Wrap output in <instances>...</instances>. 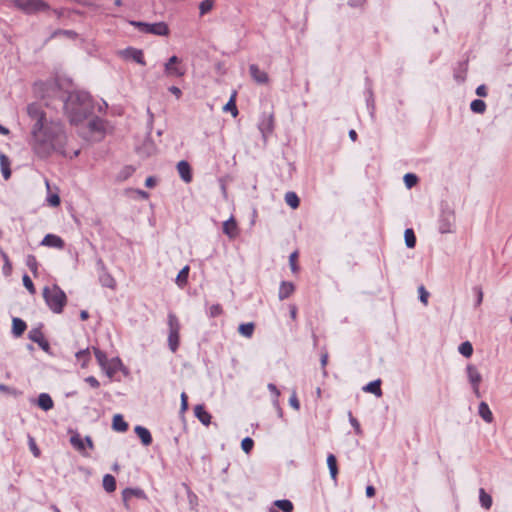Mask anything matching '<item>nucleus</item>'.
Instances as JSON below:
<instances>
[{
  "label": "nucleus",
  "mask_w": 512,
  "mask_h": 512,
  "mask_svg": "<svg viewBox=\"0 0 512 512\" xmlns=\"http://www.w3.org/2000/svg\"><path fill=\"white\" fill-rule=\"evenodd\" d=\"M27 114L32 122L31 146L40 157H47L52 152L65 154L66 134L59 122L48 121L46 113L39 103L27 106Z\"/></svg>",
  "instance_id": "f257e3e1"
},
{
  "label": "nucleus",
  "mask_w": 512,
  "mask_h": 512,
  "mask_svg": "<svg viewBox=\"0 0 512 512\" xmlns=\"http://www.w3.org/2000/svg\"><path fill=\"white\" fill-rule=\"evenodd\" d=\"M64 109L70 122L78 124L92 114V99L85 91H72L65 100Z\"/></svg>",
  "instance_id": "f03ea898"
},
{
  "label": "nucleus",
  "mask_w": 512,
  "mask_h": 512,
  "mask_svg": "<svg viewBox=\"0 0 512 512\" xmlns=\"http://www.w3.org/2000/svg\"><path fill=\"white\" fill-rule=\"evenodd\" d=\"M43 297L47 306L54 313H61L67 302L65 292L58 285L44 287Z\"/></svg>",
  "instance_id": "7ed1b4c3"
},
{
  "label": "nucleus",
  "mask_w": 512,
  "mask_h": 512,
  "mask_svg": "<svg viewBox=\"0 0 512 512\" xmlns=\"http://www.w3.org/2000/svg\"><path fill=\"white\" fill-rule=\"evenodd\" d=\"M131 25L143 33H149L158 36H167L169 34V27L165 22L146 23L140 21H131Z\"/></svg>",
  "instance_id": "20e7f679"
},
{
  "label": "nucleus",
  "mask_w": 512,
  "mask_h": 512,
  "mask_svg": "<svg viewBox=\"0 0 512 512\" xmlns=\"http://www.w3.org/2000/svg\"><path fill=\"white\" fill-rule=\"evenodd\" d=\"M168 326H169V335H168L169 348L172 352H175L179 346L180 323H179L177 316L173 313L168 314Z\"/></svg>",
  "instance_id": "39448f33"
},
{
  "label": "nucleus",
  "mask_w": 512,
  "mask_h": 512,
  "mask_svg": "<svg viewBox=\"0 0 512 512\" xmlns=\"http://www.w3.org/2000/svg\"><path fill=\"white\" fill-rule=\"evenodd\" d=\"M15 6L25 13L32 14L47 10L48 4L43 0H14Z\"/></svg>",
  "instance_id": "423d86ee"
},
{
  "label": "nucleus",
  "mask_w": 512,
  "mask_h": 512,
  "mask_svg": "<svg viewBox=\"0 0 512 512\" xmlns=\"http://www.w3.org/2000/svg\"><path fill=\"white\" fill-rule=\"evenodd\" d=\"M456 217L453 210L443 209L439 218V231L442 234L453 233L455 231Z\"/></svg>",
  "instance_id": "0eeeda50"
},
{
  "label": "nucleus",
  "mask_w": 512,
  "mask_h": 512,
  "mask_svg": "<svg viewBox=\"0 0 512 512\" xmlns=\"http://www.w3.org/2000/svg\"><path fill=\"white\" fill-rule=\"evenodd\" d=\"M466 372L474 394L476 395V397H480L481 394L479 390V385L482 381L481 374L479 373L478 369L472 364L467 365Z\"/></svg>",
  "instance_id": "6e6552de"
},
{
  "label": "nucleus",
  "mask_w": 512,
  "mask_h": 512,
  "mask_svg": "<svg viewBox=\"0 0 512 512\" xmlns=\"http://www.w3.org/2000/svg\"><path fill=\"white\" fill-rule=\"evenodd\" d=\"M258 129L262 134L264 141L267 140V137L273 132L274 129V118L272 114H263L259 124Z\"/></svg>",
  "instance_id": "1a4fd4ad"
},
{
  "label": "nucleus",
  "mask_w": 512,
  "mask_h": 512,
  "mask_svg": "<svg viewBox=\"0 0 512 512\" xmlns=\"http://www.w3.org/2000/svg\"><path fill=\"white\" fill-rule=\"evenodd\" d=\"M180 62L179 58L177 56H172L169 58V60L165 63V73L168 76H175V77H182L185 74V70L177 66V64Z\"/></svg>",
  "instance_id": "9d476101"
},
{
  "label": "nucleus",
  "mask_w": 512,
  "mask_h": 512,
  "mask_svg": "<svg viewBox=\"0 0 512 512\" xmlns=\"http://www.w3.org/2000/svg\"><path fill=\"white\" fill-rule=\"evenodd\" d=\"M136 497L139 499H146L145 492L140 488H126L122 491V500L125 507H128V501L132 498Z\"/></svg>",
  "instance_id": "9b49d317"
},
{
  "label": "nucleus",
  "mask_w": 512,
  "mask_h": 512,
  "mask_svg": "<svg viewBox=\"0 0 512 512\" xmlns=\"http://www.w3.org/2000/svg\"><path fill=\"white\" fill-rule=\"evenodd\" d=\"M223 233L230 239H235L239 235V228L234 217H230L223 223Z\"/></svg>",
  "instance_id": "f8f14e48"
},
{
  "label": "nucleus",
  "mask_w": 512,
  "mask_h": 512,
  "mask_svg": "<svg viewBox=\"0 0 512 512\" xmlns=\"http://www.w3.org/2000/svg\"><path fill=\"white\" fill-rule=\"evenodd\" d=\"M29 339L35 343H37L43 350L47 351L49 348V343L44 338L40 329H32L29 331Z\"/></svg>",
  "instance_id": "ddd939ff"
},
{
  "label": "nucleus",
  "mask_w": 512,
  "mask_h": 512,
  "mask_svg": "<svg viewBox=\"0 0 512 512\" xmlns=\"http://www.w3.org/2000/svg\"><path fill=\"white\" fill-rule=\"evenodd\" d=\"M251 77L259 84H266L269 80L268 75L265 71L259 69L255 64H251L249 67Z\"/></svg>",
  "instance_id": "4468645a"
},
{
  "label": "nucleus",
  "mask_w": 512,
  "mask_h": 512,
  "mask_svg": "<svg viewBox=\"0 0 512 512\" xmlns=\"http://www.w3.org/2000/svg\"><path fill=\"white\" fill-rule=\"evenodd\" d=\"M41 245L62 249L64 247V241L62 240L61 237H59L57 235L47 234L43 238Z\"/></svg>",
  "instance_id": "2eb2a0df"
},
{
  "label": "nucleus",
  "mask_w": 512,
  "mask_h": 512,
  "mask_svg": "<svg viewBox=\"0 0 512 512\" xmlns=\"http://www.w3.org/2000/svg\"><path fill=\"white\" fill-rule=\"evenodd\" d=\"M177 170H178V173H179L181 179L184 182H186V183L191 182V180H192L191 168L187 161L182 160V161L178 162Z\"/></svg>",
  "instance_id": "dca6fc26"
},
{
  "label": "nucleus",
  "mask_w": 512,
  "mask_h": 512,
  "mask_svg": "<svg viewBox=\"0 0 512 512\" xmlns=\"http://www.w3.org/2000/svg\"><path fill=\"white\" fill-rule=\"evenodd\" d=\"M123 55L128 58V59H132L134 60L135 62L141 64V65H145V61H144V55H143V52L141 50H138V49H135V48H127L124 52H123Z\"/></svg>",
  "instance_id": "f3484780"
},
{
  "label": "nucleus",
  "mask_w": 512,
  "mask_h": 512,
  "mask_svg": "<svg viewBox=\"0 0 512 512\" xmlns=\"http://www.w3.org/2000/svg\"><path fill=\"white\" fill-rule=\"evenodd\" d=\"M195 416L205 426L211 422V415L205 410L203 405H196L194 408Z\"/></svg>",
  "instance_id": "a211bd4d"
},
{
  "label": "nucleus",
  "mask_w": 512,
  "mask_h": 512,
  "mask_svg": "<svg viewBox=\"0 0 512 512\" xmlns=\"http://www.w3.org/2000/svg\"><path fill=\"white\" fill-rule=\"evenodd\" d=\"M135 433L140 438L144 446H148L152 443V436L149 430L143 426H136L134 428Z\"/></svg>",
  "instance_id": "6ab92c4d"
},
{
  "label": "nucleus",
  "mask_w": 512,
  "mask_h": 512,
  "mask_svg": "<svg viewBox=\"0 0 512 512\" xmlns=\"http://www.w3.org/2000/svg\"><path fill=\"white\" fill-rule=\"evenodd\" d=\"M37 404L44 411L51 410L54 406V402H53L51 396L47 393H41L38 396Z\"/></svg>",
  "instance_id": "aec40b11"
},
{
  "label": "nucleus",
  "mask_w": 512,
  "mask_h": 512,
  "mask_svg": "<svg viewBox=\"0 0 512 512\" xmlns=\"http://www.w3.org/2000/svg\"><path fill=\"white\" fill-rule=\"evenodd\" d=\"M478 414L487 423H491L493 421V419H494L492 411L490 410L488 404L486 402H484V401H482L479 404Z\"/></svg>",
  "instance_id": "412c9836"
},
{
  "label": "nucleus",
  "mask_w": 512,
  "mask_h": 512,
  "mask_svg": "<svg viewBox=\"0 0 512 512\" xmlns=\"http://www.w3.org/2000/svg\"><path fill=\"white\" fill-rule=\"evenodd\" d=\"M294 285L291 282H282L279 288V299L284 300L294 292Z\"/></svg>",
  "instance_id": "4be33fe9"
},
{
  "label": "nucleus",
  "mask_w": 512,
  "mask_h": 512,
  "mask_svg": "<svg viewBox=\"0 0 512 512\" xmlns=\"http://www.w3.org/2000/svg\"><path fill=\"white\" fill-rule=\"evenodd\" d=\"M112 428L118 432H126L128 429V424L124 421L122 415L116 414L113 417Z\"/></svg>",
  "instance_id": "5701e85b"
},
{
  "label": "nucleus",
  "mask_w": 512,
  "mask_h": 512,
  "mask_svg": "<svg viewBox=\"0 0 512 512\" xmlns=\"http://www.w3.org/2000/svg\"><path fill=\"white\" fill-rule=\"evenodd\" d=\"M380 386H381V380L377 379V380H374V381L368 383L366 386H364L363 390L365 392L372 393L377 397H380L382 395V390H381Z\"/></svg>",
  "instance_id": "b1692460"
},
{
  "label": "nucleus",
  "mask_w": 512,
  "mask_h": 512,
  "mask_svg": "<svg viewBox=\"0 0 512 512\" xmlns=\"http://www.w3.org/2000/svg\"><path fill=\"white\" fill-rule=\"evenodd\" d=\"M0 166H1V171H2V175H3L4 179L5 180L9 179L11 176L10 160L3 153H0Z\"/></svg>",
  "instance_id": "393cba45"
},
{
  "label": "nucleus",
  "mask_w": 512,
  "mask_h": 512,
  "mask_svg": "<svg viewBox=\"0 0 512 512\" xmlns=\"http://www.w3.org/2000/svg\"><path fill=\"white\" fill-rule=\"evenodd\" d=\"M70 444L81 453H83L85 450L84 440L77 432H72V435L70 437Z\"/></svg>",
  "instance_id": "a878e982"
},
{
  "label": "nucleus",
  "mask_w": 512,
  "mask_h": 512,
  "mask_svg": "<svg viewBox=\"0 0 512 512\" xmlns=\"http://www.w3.org/2000/svg\"><path fill=\"white\" fill-rule=\"evenodd\" d=\"M26 323L20 318H13L12 321V332L15 336H21L26 330Z\"/></svg>",
  "instance_id": "bb28decb"
},
{
  "label": "nucleus",
  "mask_w": 512,
  "mask_h": 512,
  "mask_svg": "<svg viewBox=\"0 0 512 512\" xmlns=\"http://www.w3.org/2000/svg\"><path fill=\"white\" fill-rule=\"evenodd\" d=\"M468 69L467 62H462L459 64L458 68L454 72V78L456 81L463 83L466 79V73Z\"/></svg>",
  "instance_id": "cd10ccee"
},
{
  "label": "nucleus",
  "mask_w": 512,
  "mask_h": 512,
  "mask_svg": "<svg viewBox=\"0 0 512 512\" xmlns=\"http://www.w3.org/2000/svg\"><path fill=\"white\" fill-rule=\"evenodd\" d=\"M327 465L329 468L330 476L333 480H336L338 474L337 460L333 454L327 456Z\"/></svg>",
  "instance_id": "c85d7f7f"
},
{
  "label": "nucleus",
  "mask_w": 512,
  "mask_h": 512,
  "mask_svg": "<svg viewBox=\"0 0 512 512\" xmlns=\"http://www.w3.org/2000/svg\"><path fill=\"white\" fill-rule=\"evenodd\" d=\"M254 328L255 325L252 322L242 323L238 327V332L246 338H251L254 333Z\"/></svg>",
  "instance_id": "c756f323"
},
{
  "label": "nucleus",
  "mask_w": 512,
  "mask_h": 512,
  "mask_svg": "<svg viewBox=\"0 0 512 512\" xmlns=\"http://www.w3.org/2000/svg\"><path fill=\"white\" fill-rule=\"evenodd\" d=\"M479 501L486 510H489L492 506V497L483 488L479 490Z\"/></svg>",
  "instance_id": "7c9ffc66"
},
{
  "label": "nucleus",
  "mask_w": 512,
  "mask_h": 512,
  "mask_svg": "<svg viewBox=\"0 0 512 512\" xmlns=\"http://www.w3.org/2000/svg\"><path fill=\"white\" fill-rule=\"evenodd\" d=\"M103 488L108 493L114 492L116 490V480H115L114 476H112L110 474H106L103 477Z\"/></svg>",
  "instance_id": "2f4dec72"
},
{
  "label": "nucleus",
  "mask_w": 512,
  "mask_h": 512,
  "mask_svg": "<svg viewBox=\"0 0 512 512\" xmlns=\"http://www.w3.org/2000/svg\"><path fill=\"white\" fill-rule=\"evenodd\" d=\"M236 92L232 94L229 101L223 106L224 112H231L233 117L238 115V109L235 104Z\"/></svg>",
  "instance_id": "473e14b6"
},
{
  "label": "nucleus",
  "mask_w": 512,
  "mask_h": 512,
  "mask_svg": "<svg viewBox=\"0 0 512 512\" xmlns=\"http://www.w3.org/2000/svg\"><path fill=\"white\" fill-rule=\"evenodd\" d=\"M189 274V266L183 267L176 277V283L179 287H183L186 285Z\"/></svg>",
  "instance_id": "72a5a7b5"
},
{
  "label": "nucleus",
  "mask_w": 512,
  "mask_h": 512,
  "mask_svg": "<svg viewBox=\"0 0 512 512\" xmlns=\"http://www.w3.org/2000/svg\"><path fill=\"white\" fill-rule=\"evenodd\" d=\"M274 506H276L283 512H292L294 508L293 503L290 500L286 499L274 501Z\"/></svg>",
  "instance_id": "f704fd0d"
},
{
  "label": "nucleus",
  "mask_w": 512,
  "mask_h": 512,
  "mask_svg": "<svg viewBox=\"0 0 512 512\" xmlns=\"http://www.w3.org/2000/svg\"><path fill=\"white\" fill-rule=\"evenodd\" d=\"M458 351L464 357L469 358L473 354L472 344L469 341H465L459 345Z\"/></svg>",
  "instance_id": "c9c22d12"
},
{
  "label": "nucleus",
  "mask_w": 512,
  "mask_h": 512,
  "mask_svg": "<svg viewBox=\"0 0 512 512\" xmlns=\"http://www.w3.org/2000/svg\"><path fill=\"white\" fill-rule=\"evenodd\" d=\"M405 244L408 248H414L416 245V237L414 231L410 228L406 229L404 232Z\"/></svg>",
  "instance_id": "e433bc0d"
},
{
  "label": "nucleus",
  "mask_w": 512,
  "mask_h": 512,
  "mask_svg": "<svg viewBox=\"0 0 512 512\" xmlns=\"http://www.w3.org/2000/svg\"><path fill=\"white\" fill-rule=\"evenodd\" d=\"M470 108L474 113L483 114L486 110V104L483 100L475 99L471 102Z\"/></svg>",
  "instance_id": "4c0bfd02"
},
{
  "label": "nucleus",
  "mask_w": 512,
  "mask_h": 512,
  "mask_svg": "<svg viewBox=\"0 0 512 512\" xmlns=\"http://www.w3.org/2000/svg\"><path fill=\"white\" fill-rule=\"evenodd\" d=\"M285 202L293 209L299 206V198L294 192H287L285 194Z\"/></svg>",
  "instance_id": "58836bf2"
},
{
  "label": "nucleus",
  "mask_w": 512,
  "mask_h": 512,
  "mask_svg": "<svg viewBox=\"0 0 512 512\" xmlns=\"http://www.w3.org/2000/svg\"><path fill=\"white\" fill-rule=\"evenodd\" d=\"M76 358L81 362L82 367H86L90 359L89 349L80 350L76 353Z\"/></svg>",
  "instance_id": "ea45409f"
},
{
  "label": "nucleus",
  "mask_w": 512,
  "mask_h": 512,
  "mask_svg": "<svg viewBox=\"0 0 512 512\" xmlns=\"http://www.w3.org/2000/svg\"><path fill=\"white\" fill-rule=\"evenodd\" d=\"M100 282L103 286L114 289L116 282L115 279L108 273L100 276Z\"/></svg>",
  "instance_id": "a19ab883"
},
{
  "label": "nucleus",
  "mask_w": 512,
  "mask_h": 512,
  "mask_svg": "<svg viewBox=\"0 0 512 512\" xmlns=\"http://www.w3.org/2000/svg\"><path fill=\"white\" fill-rule=\"evenodd\" d=\"M25 263L27 267L31 270V272H33L34 274L37 273L38 262L34 255H27Z\"/></svg>",
  "instance_id": "79ce46f5"
},
{
  "label": "nucleus",
  "mask_w": 512,
  "mask_h": 512,
  "mask_svg": "<svg viewBox=\"0 0 512 512\" xmlns=\"http://www.w3.org/2000/svg\"><path fill=\"white\" fill-rule=\"evenodd\" d=\"M94 354H95V357H96L99 365L105 369L106 364H107L106 354L103 351L99 350L98 348H94Z\"/></svg>",
  "instance_id": "37998d69"
},
{
  "label": "nucleus",
  "mask_w": 512,
  "mask_h": 512,
  "mask_svg": "<svg viewBox=\"0 0 512 512\" xmlns=\"http://www.w3.org/2000/svg\"><path fill=\"white\" fill-rule=\"evenodd\" d=\"M403 179L407 188H412L417 184L418 181V177L412 173L405 174Z\"/></svg>",
  "instance_id": "c03bdc74"
},
{
  "label": "nucleus",
  "mask_w": 512,
  "mask_h": 512,
  "mask_svg": "<svg viewBox=\"0 0 512 512\" xmlns=\"http://www.w3.org/2000/svg\"><path fill=\"white\" fill-rule=\"evenodd\" d=\"M213 5H214V0L202 1L199 5L200 14L204 15V14L208 13L213 8Z\"/></svg>",
  "instance_id": "a18cd8bd"
},
{
  "label": "nucleus",
  "mask_w": 512,
  "mask_h": 512,
  "mask_svg": "<svg viewBox=\"0 0 512 512\" xmlns=\"http://www.w3.org/2000/svg\"><path fill=\"white\" fill-rule=\"evenodd\" d=\"M254 446V441L250 437H246L241 442L242 450L245 453H249Z\"/></svg>",
  "instance_id": "49530a36"
},
{
  "label": "nucleus",
  "mask_w": 512,
  "mask_h": 512,
  "mask_svg": "<svg viewBox=\"0 0 512 512\" xmlns=\"http://www.w3.org/2000/svg\"><path fill=\"white\" fill-rule=\"evenodd\" d=\"M46 201L51 207H57L60 205V197L58 193L49 194Z\"/></svg>",
  "instance_id": "de8ad7c7"
},
{
  "label": "nucleus",
  "mask_w": 512,
  "mask_h": 512,
  "mask_svg": "<svg viewBox=\"0 0 512 512\" xmlns=\"http://www.w3.org/2000/svg\"><path fill=\"white\" fill-rule=\"evenodd\" d=\"M23 280V285L25 286V288L31 293V294H35L36 290H35V287H34V284L31 280V278L25 274L22 278Z\"/></svg>",
  "instance_id": "09e8293b"
},
{
  "label": "nucleus",
  "mask_w": 512,
  "mask_h": 512,
  "mask_svg": "<svg viewBox=\"0 0 512 512\" xmlns=\"http://www.w3.org/2000/svg\"><path fill=\"white\" fill-rule=\"evenodd\" d=\"M28 444H29V448L32 452V454L35 456V457H39L41 452H40V449L38 448L36 442H35V439L31 436L28 437Z\"/></svg>",
  "instance_id": "8fccbe9b"
},
{
  "label": "nucleus",
  "mask_w": 512,
  "mask_h": 512,
  "mask_svg": "<svg viewBox=\"0 0 512 512\" xmlns=\"http://www.w3.org/2000/svg\"><path fill=\"white\" fill-rule=\"evenodd\" d=\"M418 293H419V299L420 301L424 304V305H427L428 304V297H429V292L425 289L424 286H420L418 287Z\"/></svg>",
  "instance_id": "3c124183"
},
{
  "label": "nucleus",
  "mask_w": 512,
  "mask_h": 512,
  "mask_svg": "<svg viewBox=\"0 0 512 512\" xmlns=\"http://www.w3.org/2000/svg\"><path fill=\"white\" fill-rule=\"evenodd\" d=\"M222 312H223V309H222L220 304H213L209 308V316L212 317V318L221 315Z\"/></svg>",
  "instance_id": "603ef678"
},
{
  "label": "nucleus",
  "mask_w": 512,
  "mask_h": 512,
  "mask_svg": "<svg viewBox=\"0 0 512 512\" xmlns=\"http://www.w3.org/2000/svg\"><path fill=\"white\" fill-rule=\"evenodd\" d=\"M348 416H349V422L354 427L356 434L361 435L362 429L360 427L358 420L353 417L351 412L348 413Z\"/></svg>",
  "instance_id": "864d4df0"
},
{
  "label": "nucleus",
  "mask_w": 512,
  "mask_h": 512,
  "mask_svg": "<svg viewBox=\"0 0 512 512\" xmlns=\"http://www.w3.org/2000/svg\"><path fill=\"white\" fill-rule=\"evenodd\" d=\"M473 291L475 292L477 298L475 301V307H479L482 304L483 301V291L482 288L479 286H476L473 288Z\"/></svg>",
  "instance_id": "5fc2aeb1"
},
{
  "label": "nucleus",
  "mask_w": 512,
  "mask_h": 512,
  "mask_svg": "<svg viewBox=\"0 0 512 512\" xmlns=\"http://www.w3.org/2000/svg\"><path fill=\"white\" fill-rule=\"evenodd\" d=\"M297 257H298L297 252H293L289 256V264H290L292 272H294V273L298 271V266L296 264Z\"/></svg>",
  "instance_id": "6e6d98bb"
},
{
  "label": "nucleus",
  "mask_w": 512,
  "mask_h": 512,
  "mask_svg": "<svg viewBox=\"0 0 512 512\" xmlns=\"http://www.w3.org/2000/svg\"><path fill=\"white\" fill-rule=\"evenodd\" d=\"M0 392L18 396L21 393L14 388H11L5 384H0Z\"/></svg>",
  "instance_id": "4d7b16f0"
},
{
  "label": "nucleus",
  "mask_w": 512,
  "mask_h": 512,
  "mask_svg": "<svg viewBox=\"0 0 512 512\" xmlns=\"http://www.w3.org/2000/svg\"><path fill=\"white\" fill-rule=\"evenodd\" d=\"M267 388L269 389V391L274 395L275 399H274V404L278 406V398L280 396V391L278 390V388L272 384V383H269L267 385Z\"/></svg>",
  "instance_id": "13d9d810"
},
{
  "label": "nucleus",
  "mask_w": 512,
  "mask_h": 512,
  "mask_svg": "<svg viewBox=\"0 0 512 512\" xmlns=\"http://www.w3.org/2000/svg\"><path fill=\"white\" fill-rule=\"evenodd\" d=\"M289 404L295 410H299V408H300V403H299V400L297 398L295 391L292 392V395L289 399Z\"/></svg>",
  "instance_id": "bf43d9fd"
},
{
  "label": "nucleus",
  "mask_w": 512,
  "mask_h": 512,
  "mask_svg": "<svg viewBox=\"0 0 512 512\" xmlns=\"http://www.w3.org/2000/svg\"><path fill=\"white\" fill-rule=\"evenodd\" d=\"M85 381L93 388H98L100 383L94 376H88Z\"/></svg>",
  "instance_id": "052dcab7"
},
{
  "label": "nucleus",
  "mask_w": 512,
  "mask_h": 512,
  "mask_svg": "<svg viewBox=\"0 0 512 512\" xmlns=\"http://www.w3.org/2000/svg\"><path fill=\"white\" fill-rule=\"evenodd\" d=\"M321 366H322V369H323V375L326 376L327 375V371L325 369L327 363H328V353H323L321 355Z\"/></svg>",
  "instance_id": "680f3d73"
},
{
  "label": "nucleus",
  "mask_w": 512,
  "mask_h": 512,
  "mask_svg": "<svg viewBox=\"0 0 512 512\" xmlns=\"http://www.w3.org/2000/svg\"><path fill=\"white\" fill-rule=\"evenodd\" d=\"M188 408V397L186 393L181 394V411L184 412Z\"/></svg>",
  "instance_id": "e2e57ef3"
},
{
  "label": "nucleus",
  "mask_w": 512,
  "mask_h": 512,
  "mask_svg": "<svg viewBox=\"0 0 512 512\" xmlns=\"http://www.w3.org/2000/svg\"><path fill=\"white\" fill-rule=\"evenodd\" d=\"M476 94L480 97H486L487 96V89L485 85H480L476 89Z\"/></svg>",
  "instance_id": "0e129e2a"
},
{
  "label": "nucleus",
  "mask_w": 512,
  "mask_h": 512,
  "mask_svg": "<svg viewBox=\"0 0 512 512\" xmlns=\"http://www.w3.org/2000/svg\"><path fill=\"white\" fill-rule=\"evenodd\" d=\"M37 86H38L39 88H41V89L45 86V87H48V88H49V89H51V90H54V89H56L57 84H56V82H55V81H49V82H47V83H40V84H38Z\"/></svg>",
  "instance_id": "69168bd1"
},
{
  "label": "nucleus",
  "mask_w": 512,
  "mask_h": 512,
  "mask_svg": "<svg viewBox=\"0 0 512 512\" xmlns=\"http://www.w3.org/2000/svg\"><path fill=\"white\" fill-rule=\"evenodd\" d=\"M2 271L5 276H9L12 272L11 262L4 263Z\"/></svg>",
  "instance_id": "338daca9"
},
{
  "label": "nucleus",
  "mask_w": 512,
  "mask_h": 512,
  "mask_svg": "<svg viewBox=\"0 0 512 512\" xmlns=\"http://www.w3.org/2000/svg\"><path fill=\"white\" fill-rule=\"evenodd\" d=\"M169 91L176 96L177 99H179L182 95L181 90L176 86L169 87Z\"/></svg>",
  "instance_id": "774afa93"
}]
</instances>
